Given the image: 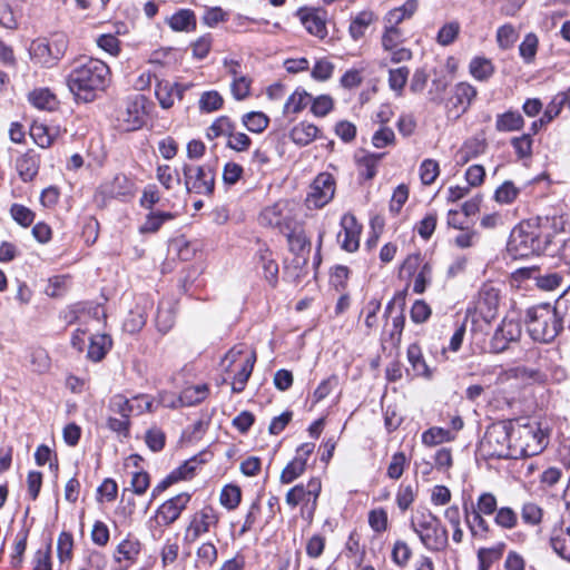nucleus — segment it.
Segmentation results:
<instances>
[{
	"mask_svg": "<svg viewBox=\"0 0 570 570\" xmlns=\"http://www.w3.org/2000/svg\"><path fill=\"white\" fill-rule=\"evenodd\" d=\"M550 544L560 558L570 562V527L553 529Z\"/></svg>",
	"mask_w": 570,
	"mask_h": 570,
	"instance_id": "obj_26",
	"label": "nucleus"
},
{
	"mask_svg": "<svg viewBox=\"0 0 570 570\" xmlns=\"http://www.w3.org/2000/svg\"><path fill=\"white\" fill-rule=\"evenodd\" d=\"M454 439V430H425L422 434V442L428 446H435Z\"/></svg>",
	"mask_w": 570,
	"mask_h": 570,
	"instance_id": "obj_49",
	"label": "nucleus"
},
{
	"mask_svg": "<svg viewBox=\"0 0 570 570\" xmlns=\"http://www.w3.org/2000/svg\"><path fill=\"white\" fill-rule=\"evenodd\" d=\"M259 223L263 226L277 228L281 233L289 230L293 220L284 215V205L276 203L273 206L266 207L259 215Z\"/></svg>",
	"mask_w": 570,
	"mask_h": 570,
	"instance_id": "obj_17",
	"label": "nucleus"
},
{
	"mask_svg": "<svg viewBox=\"0 0 570 570\" xmlns=\"http://www.w3.org/2000/svg\"><path fill=\"white\" fill-rule=\"evenodd\" d=\"M240 489L237 485L228 484L223 488L219 501L226 509L234 510L240 503Z\"/></svg>",
	"mask_w": 570,
	"mask_h": 570,
	"instance_id": "obj_55",
	"label": "nucleus"
},
{
	"mask_svg": "<svg viewBox=\"0 0 570 570\" xmlns=\"http://www.w3.org/2000/svg\"><path fill=\"white\" fill-rule=\"evenodd\" d=\"M557 314L563 323L570 327V287L556 301Z\"/></svg>",
	"mask_w": 570,
	"mask_h": 570,
	"instance_id": "obj_64",
	"label": "nucleus"
},
{
	"mask_svg": "<svg viewBox=\"0 0 570 570\" xmlns=\"http://www.w3.org/2000/svg\"><path fill=\"white\" fill-rule=\"evenodd\" d=\"M224 99L216 90L205 91L199 99V108L206 112H213L223 107Z\"/></svg>",
	"mask_w": 570,
	"mask_h": 570,
	"instance_id": "obj_58",
	"label": "nucleus"
},
{
	"mask_svg": "<svg viewBox=\"0 0 570 570\" xmlns=\"http://www.w3.org/2000/svg\"><path fill=\"white\" fill-rule=\"evenodd\" d=\"M487 149L484 138L471 137L466 139L458 151L459 161L465 164L469 160L482 155Z\"/></svg>",
	"mask_w": 570,
	"mask_h": 570,
	"instance_id": "obj_31",
	"label": "nucleus"
},
{
	"mask_svg": "<svg viewBox=\"0 0 570 570\" xmlns=\"http://www.w3.org/2000/svg\"><path fill=\"white\" fill-rule=\"evenodd\" d=\"M39 157L32 153H26L17 159V170L23 181H31L39 170Z\"/></svg>",
	"mask_w": 570,
	"mask_h": 570,
	"instance_id": "obj_33",
	"label": "nucleus"
},
{
	"mask_svg": "<svg viewBox=\"0 0 570 570\" xmlns=\"http://www.w3.org/2000/svg\"><path fill=\"white\" fill-rule=\"evenodd\" d=\"M190 501V494L187 492H181L164 503H161L156 510L155 519L158 524L168 527L177 521L183 513V511L187 508Z\"/></svg>",
	"mask_w": 570,
	"mask_h": 570,
	"instance_id": "obj_13",
	"label": "nucleus"
},
{
	"mask_svg": "<svg viewBox=\"0 0 570 570\" xmlns=\"http://www.w3.org/2000/svg\"><path fill=\"white\" fill-rule=\"evenodd\" d=\"M503 544L497 548H481L478 551V570H489L492 563L500 559L503 550Z\"/></svg>",
	"mask_w": 570,
	"mask_h": 570,
	"instance_id": "obj_53",
	"label": "nucleus"
},
{
	"mask_svg": "<svg viewBox=\"0 0 570 570\" xmlns=\"http://www.w3.org/2000/svg\"><path fill=\"white\" fill-rule=\"evenodd\" d=\"M283 234L287 237L291 252L296 255H303L305 252H309L311 243L303 228L291 225L289 230Z\"/></svg>",
	"mask_w": 570,
	"mask_h": 570,
	"instance_id": "obj_30",
	"label": "nucleus"
},
{
	"mask_svg": "<svg viewBox=\"0 0 570 570\" xmlns=\"http://www.w3.org/2000/svg\"><path fill=\"white\" fill-rule=\"evenodd\" d=\"M187 87L168 80H160L156 86V97L164 109L173 107L175 99H183Z\"/></svg>",
	"mask_w": 570,
	"mask_h": 570,
	"instance_id": "obj_18",
	"label": "nucleus"
},
{
	"mask_svg": "<svg viewBox=\"0 0 570 570\" xmlns=\"http://www.w3.org/2000/svg\"><path fill=\"white\" fill-rule=\"evenodd\" d=\"M383 154H370L365 153L361 156H356V164L358 175L364 179H373L376 175V169Z\"/></svg>",
	"mask_w": 570,
	"mask_h": 570,
	"instance_id": "obj_34",
	"label": "nucleus"
},
{
	"mask_svg": "<svg viewBox=\"0 0 570 570\" xmlns=\"http://www.w3.org/2000/svg\"><path fill=\"white\" fill-rule=\"evenodd\" d=\"M535 374H537V371L529 370L524 366L504 368L502 365H500V367L495 374L494 384L503 385V384L508 383L510 380L524 377V376L534 377Z\"/></svg>",
	"mask_w": 570,
	"mask_h": 570,
	"instance_id": "obj_40",
	"label": "nucleus"
},
{
	"mask_svg": "<svg viewBox=\"0 0 570 570\" xmlns=\"http://www.w3.org/2000/svg\"><path fill=\"white\" fill-rule=\"evenodd\" d=\"M406 354H407L409 363L411 364L412 370L415 373V375L422 376L425 379L432 377L433 372L426 364V362L423 357L421 347L417 344H415V343L411 344L407 347Z\"/></svg>",
	"mask_w": 570,
	"mask_h": 570,
	"instance_id": "obj_32",
	"label": "nucleus"
},
{
	"mask_svg": "<svg viewBox=\"0 0 570 570\" xmlns=\"http://www.w3.org/2000/svg\"><path fill=\"white\" fill-rule=\"evenodd\" d=\"M10 215L14 222L22 227H29L35 220V213L20 204H13L10 208Z\"/></svg>",
	"mask_w": 570,
	"mask_h": 570,
	"instance_id": "obj_63",
	"label": "nucleus"
},
{
	"mask_svg": "<svg viewBox=\"0 0 570 570\" xmlns=\"http://www.w3.org/2000/svg\"><path fill=\"white\" fill-rule=\"evenodd\" d=\"M341 226L343 233L338 234V240L342 248L350 253L355 252L360 246L361 225L356 222L354 215L345 214L341 219Z\"/></svg>",
	"mask_w": 570,
	"mask_h": 570,
	"instance_id": "obj_15",
	"label": "nucleus"
},
{
	"mask_svg": "<svg viewBox=\"0 0 570 570\" xmlns=\"http://www.w3.org/2000/svg\"><path fill=\"white\" fill-rule=\"evenodd\" d=\"M110 80L109 67L95 58H80L67 77V86L78 101L90 102L104 91Z\"/></svg>",
	"mask_w": 570,
	"mask_h": 570,
	"instance_id": "obj_2",
	"label": "nucleus"
},
{
	"mask_svg": "<svg viewBox=\"0 0 570 570\" xmlns=\"http://www.w3.org/2000/svg\"><path fill=\"white\" fill-rule=\"evenodd\" d=\"M476 95V88L469 82L461 81L454 85L451 96L445 102L449 115H454L458 118L466 112Z\"/></svg>",
	"mask_w": 570,
	"mask_h": 570,
	"instance_id": "obj_11",
	"label": "nucleus"
},
{
	"mask_svg": "<svg viewBox=\"0 0 570 570\" xmlns=\"http://www.w3.org/2000/svg\"><path fill=\"white\" fill-rule=\"evenodd\" d=\"M112 341L109 335L96 334L89 338L87 357L94 362L101 361L111 348Z\"/></svg>",
	"mask_w": 570,
	"mask_h": 570,
	"instance_id": "obj_27",
	"label": "nucleus"
},
{
	"mask_svg": "<svg viewBox=\"0 0 570 570\" xmlns=\"http://www.w3.org/2000/svg\"><path fill=\"white\" fill-rule=\"evenodd\" d=\"M29 51L32 60L42 67L50 68L58 62L51 55L47 38H40L32 41Z\"/></svg>",
	"mask_w": 570,
	"mask_h": 570,
	"instance_id": "obj_24",
	"label": "nucleus"
},
{
	"mask_svg": "<svg viewBox=\"0 0 570 570\" xmlns=\"http://www.w3.org/2000/svg\"><path fill=\"white\" fill-rule=\"evenodd\" d=\"M399 301H400V308L395 315H393V314H394L395 307H396V298H393L391 302H389V304L386 305V308H385V313H384L385 316H392L393 328L390 333V337H391V341L393 342V344H395V345L400 344V342H401V336H402V332H403L404 323H405V317L403 314L404 302L402 298H400Z\"/></svg>",
	"mask_w": 570,
	"mask_h": 570,
	"instance_id": "obj_22",
	"label": "nucleus"
},
{
	"mask_svg": "<svg viewBox=\"0 0 570 570\" xmlns=\"http://www.w3.org/2000/svg\"><path fill=\"white\" fill-rule=\"evenodd\" d=\"M141 544L137 539L127 538L116 549L115 560L118 563L125 562L124 570L134 564L140 554Z\"/></svg>",
	"mask_w": 570,
	"mask_h": 570,
	"instance_id": "obj_19",
	"label": "nucleus"
},
{
	"mask_svg": "<svg viewBox=\"0 0 570 570\" xmlns=\"http://www.w3.org/2000/svg\"><path fill=\"white\" fill-rule=\"evenodd\" d=\"M320 129L307 121L294 126L289 132L292 141L298 146H307L317 138Z\"/></svg>",
	"mask_w": 570,
	"mask_h": 570,
	"instance_id": "obj_28",
	"label": "nucleus"
},
{
	"mask_svg": "<svg viewBox=\"0 0 570 570\" xmlns=\"http://www.w3.org/2000/svg\"><path fill=\"white\" fill-rule=\"evenodd\" d=\"M242 121L249 131L259 134L267 128L269 119L261 111H250L242 117Z\"/></svg>",
	"mask_w": 570,
	"mask_h": 570,
	"instance_id": "obj_45",
	"label": "nucleus"
},
{
	"mask_svg": "<svg viewBox=\"0 0 570 570\" xmlns=\"http://www.w3.org/2000/svg\"><path fill=\"white\" fill-rule=\"evenodd\" d=\"M335 194V179L328 173H321L316 176L309 187L306 198L309 208H322L328 204Z\"/></svg>",
	"mask_w": 570,
	"mask_h": 570,
	"instance_id": "obj_10",
	"label": "nucleus"
},
{
	"mask_svg": "<svg viewBox=\"0 0 570 570\" xmlns=\"http://www.w3.org/2000/svg\"><path fill=\"white\" fill-rule=\"evenodd\" d=\"M518 520V513L510 507L499 508L494 515L495 524L505 530L515 528Z\"/></svg>",
	"mask_w": 570,
	"mask_h": 570,
	"instance_id": "obj_52",
	"label": "nucleus"
},
{
	"mask_svg": "<svg viewBox=\"0 0 570 570\" xmlns=\"http://www.w3.org/2000/svg\"><path fill=\"white\" fill-rule=\"evenodd\" d=\"M321 490V480L318 478H312L306 485L301 483L293 487L286 493L285 500L286 503L292 508L297 507L299 503H304L309 514H313L317 505V499L320 497Z\"/></svg>",
	"mask_w": 570,
	"mask_h": 570,
	"instance_id": "obj_9",
	"label": "nucleus"
},
{
	"mask_svg": "<svg viewBox=\"0 0 570 570\" xmlns=\"http://www.w3.org/2000/svg\"><path fill=\"white\" fill-rule=\"evenodd\" d=\"M168 24L174 31L190 32L196 30L197 20L193 10L180 9L168 19Z\"/></svg>",
	"mask_w": 570,
	"mask_h": 570,
	"instance_id": "obj_25",
	"label": "nucleus"
},
{
	"mask_svg": "<svg viewBox=\"0 0 570 570\" xmlns=\"http://www.w3.org/2000/svg\"><path fill=\"white\" fill-rule=\"evenodd\" d=\"M175 218V215L169 212L149 213L145 223L139 227L141 234L156 233L168 220Z\"/></svg>",
	"mask_w": 570,
	"mask_h": 570,
	"instance_id": "obj_41",
	"label": "nucleus"
},
{
	"mask_svg": "<svg viewBox=\"0 0 570 570\" xmlns=\"http://www.w3.org/2000/svg\"><path fill=\"white\" fill-rule=\"evenodd\" d=\"M110 407L121 416L118 428H128L130 425L129 417L154 411V399L147 394L135 395L131 399L118 394L111 399Z\"/></svg>",
	"mask_w": 570,
	"mask_h": 570,
	"instance_id": "obj_5",
	"label": "nucleus"
},
{
	"mask_svg": "<svg viewBox=\"0 0 570 570\" xmlns=\"http://www.w3.org/2000/svg\"><path fill=\"white\" fill-rule=\"evenodd\" d=\"M219 522L218 512L207 505L190 515L189 523L184 531L183 541L185 544L195 543L202 535L216 528Z\"/></svg>",
	"mask_w": 570,
	"mask_h": 570,
	"instance_id": "obj_7",
	"label": "nucleus"
},
{
	"mask_svg": "<svg viewBox=\"0 0 570 570\" xmlns=\"http://www.w3.org/2000/svg\"><path fill=\"white\" fill-rule=\"evenodd\" d=\"M532 145H533V139L531 138V134H523L519 137H513L511 139V146L513 147L518 158H520V159L531 157Z\"/></svg>",
	"mask_w": 570,
	"mask_h": 570,
	"instance_id": "obj_56",
	"label": "nucleus"
},
{
	"mask_svg": "<svg viewBox=\"0 0 570 570\" xmlns=\"http://www.w3.org/2000/svg\"><path fill=\"white\" fill-rule=\"evenodd\" d=\"M391 557L396 566L403 568L409 563L412 557V549L405 541L396 540L393 546Z\"/></svg>",
	"mask_w": 570,
	"mask_h": 570,
	"instance_id": "obj_60",
	"label": "nucleus"
},
{
	"mask_svg": "<svg viewBox=\"0 0 570 570\" xmlns=\"http://www.w3.org/2000/svg\"><path fill=\"white\" fill-rule=\"evenodd\" d=\"M471 76L478 81H488L494 73L495 68L490 59L474 57L469 65Z\"/></svg>",
	"mask_w": 570,
	"mask_h": 570,
	"instance_id": "obj_35",
	"label": "nucleus"
},
{
	"mask_svg": "<svg viewBox=\"0 0 570 570\" xmlns=\"http://www.w3.org/2000/svg\"><path fill=\"white\" fill-rule=\"evenodd\" d=\"M30 136L41 148L50 147L55 139V135L50 131L49 127L38 122L31 125Z\"/></svg>",
	"mask_w": 570,
	"mask_h": 570,
	"instance_id": "obj_46",
	"label": "nucleus"
},
{
	"mask_svg": "<svg viewBox=\"0 0 570 570\" xmlns=\"http://www.w3.org/2000/svg\"><path fill=\"white\" fill-rule=\"evenodd\" d=\"M312 100V97L306 91L295 90L287 99L284 106V114H298Z\"/></svg>",
	"mask_w": 570,
	"mask_h": 570,
	"instance_id": "obj_44",
	"label": "nucleus"
},
{
	"mask_svg": "<svg viewBox=\"0 0 570 570\" xmlns=\"http://www.w3.org/2000/svg\"><path fill=\"white\" fill-rule=\"evenodd\" d=\"M176 313L175 308L170 303H160L156 315V327L157 330L166 334L171 330L175 324Z\"/></svg>",
	"mask_w": 570,
	"mask_h": 570,
	"instance_id": "obj_39",
	"label": "nucleus"
},
{
	"mask_svg": "<svg viewBox=\"0 0 570 570\" xmlns=\"http://www.w3.org/2000/svg\"><path fill=\"white\" fill-rule=\"evenodd\" d=\"M440 174L439 163L434 159H424L420 166V178L423 185H431Z\"/></svg>",
	"mask_w": 570,
	"mask_h": 570,
	"instance_id": "obj_62",
	"label": "nucleus"
},
{
	"mask_svg": "<svg viewBox=\"0 0 570 570\" xmlns=\"http://www.w3.org/2000/svg\"><path fill=\"white\" fill-rule=\"evenodd\" d=\"M73 538L69 532H61L57 540V554L61 563L72 560Z\"/></svg>",
	"mask_w": 570,
	"mask_h": 570,
	"instance_id": "obj_47",
	"label": "nucleus"
},
{
	"mask_svg": "<svg viewBox=\"0 0 570 570\" xmlns=\"http://www.w3.org/2000/svg\"><path fill=\"white\" fill-rule=\"evenodd\" d=\"M375 17L372 11H361L351 21L348 32L353 40L357 41L364 37L367 28Z\"/></svg>",
	"mask_w": 570,
	"mask_h": 570,
	"instance_id": "obj_37",
	"label": "nucleus"
},
{
	"mask_svg": "<svg viewBox=\"0 0 570 570\" xmlns=\"http://www.w3.org/2000/svg\"><path fill=\"white\" fill-rule=\"evenodd\" d=\"M417 6L416 0H406L401 7L394 8L387 12L385 22L387 24L399 26L402 21L414 14L417 10Z\"/></svg>",
	"mask_w": 570,
	"mask_h": 570,
	"instance_id": "obj_38",
	"label": "nucleus"
},
{
	"mask_svg": "<svg viewBox=\"0 0 570 570\" xmlns=\"http://www.w3.org/2000/svg\"><path fill=\"white\" fill-rule=\"evenodd\" d=\"M252 350L244 344H238L232 347L222 361L226 372H233L235 367L242 366V361L245 358V354Z\"/></svg>",
	"mask_w": 570,
	"mask_h": 570,
	"instance_id": "obj_42",
	"label": "nucleus"
},
{
	"mask_svg": "<svg viewBox=\"0 0 570 570\" xmlns=\"http://www.w3.org/2000/svg\"><path fill=\"white\" fill-rule=\"evenodd\" d=\"M464 517L466 525L471 532V535L479 540H485L491 532L490 524L481 514L474 510L464 508Z\"/></svg>",
	"mask_w": 570,
	"mask_h": 570,
	"instance_id": "obj_21",
	"label": "nucleus"
},
{
	"mask_svg": "<svg viewBox=\"0 0 570 570\" xmlns=\"http://www.w3.org/2000/svg\"><path fill=\"white\" fill-rule=\"evenodd\" d=\"M256 362V352L250 351L245 354L244 361H242V366L235 367L232 373H234V380L232 383V390L235 393H239L244 391L246 383L253 372L254 364Z\"/></svg>",
	"mask_w": 570,
	"mask_h": 570,
	"instance_id": "obj_20",
	"label": "nucleus"
},
{
	"mask_svg": "<svg viewBox=\"0 0 570 570\" xmlns=\"http://www.w3.org/2000/svg\"><path fill=\"white\" fill-rule=\"evenodd\" d=\"M461 27L458 21H450L443 24L436 36V41L439 45L445 47L450 46L455 41L460 33Z\"/></svg>",
	"mask_w": 570,
	"mask_h": 570,
	"instance_id": "obj_54",
	"label": "nucleus"
},
{
	"mask_svg": "<svg viewBox=\"0 0 570 570\" xmlns=\"http://www.w3.org/2000/svg\"><path fill=\"white\" fill-rule=\"evenodd\" d=\"M561 223L559 217L538 216L517 225L508 242V252L514 258H525L550 250L552 245V230Z\"/></svg>",
	"mask_w": 570,
	"mask_h": 570,
	"instance_id": "obj_1",
	"label": "nucleus"
},
{
	"mask_svg": "<svg viewBox=\"0 0 570 570\" xmlns=\"http://www.w3.org/2000/svg\"><path fill=\"white\" fill-rule=\"evenodd\" d=\"M411 530L422 546L431 552H442L448 548L449 533L441 520L426 508L416 509L410 519Z\"/></svg>",
	"mask_w": 570,
	"mask_h": 570,
	"instance_id": "obj_3",
	"label": "nucleus"
},
{
	"mask_svg": "<svg viewBox=\"0 0 570 570\" xmlns=\"http://www.w3.org/2000/svg\"><path fill=\"white\" fill-rule=\"evenodd\" d=\"M524 127V119L517 110L497 115L495 129L500 132L518 131Z\"/></svg>",
	"mask_w": 570,
	"mask_h": 570,
	"instance_id": "obj_29",
	"label": "nucleus"
},
{
	"mask_svg": "<svg viewBox=\"0 0 570 570\" xmlns=\"http://www.w3.org/2000/svg\"><path fill=\"white\" fill-rule=\"evenodd\" d=\"M116 127L125 132L135 131L145 124V107L140 99L126 100L116 112Z\"/></svg>",
	"mask_w": 570,
	"mask_h": 570,
	"instance_id": "obj_8",
	"label": "nucleus"
},
{
	"mask_svg": "<svg viewBox=\"0 0 570 570\" xmlns=\"http://www.w3.org/2000/svg\"><path fill=\"white\" fill-rule=\"evenodd\" d=\"M208 393L207 384L187 386L181 391L178 401L181 405L193 406L203 402L208 396Z\"/></svg>",
	"mask_w": 570,
	"mask_h": 570,
	"instance_id": "obj_36",
	"label": "nucleus"
},
{
	"mask_svg": "<svg viewBox=\"0 0 570 570\" xmlns=\"http://www.w3.org/2000/svg\"><path fill=\"white\" fill-rule=\"evenodd\" d=\"M204 454L195 455L190 458L189 460L185 461L181 465L173 470L170 473L175 474V479L177 481L187 480L193 478L195 474V471L197 466L204 462H206V459H200Z\"/></svg>",
	"mask_w": 570,
	"mask_h": 570,
	"instance_id": "obj_51",
	"label": "nucleus"
},
{
	"mask_svg": "<svg viewBox=\"0 0 570 570\" xmlns=\"http://www.w3.org/2000/svg\"><path fill=\"white\" fill-rule=\"evenodd\" d=\"M297 16L308 33L323 39L327 35L325 12L316 9H299Z\"/></svg>",
	"mask_w": 570,
	"mask_h": 570,
	"instance_id": "obj_16",
	"label": "nucleus"
},
{
	"mask_svg": "<svg viewBox=\"0 0 570 570\" xmlns=\"http://www.w3.org/2000/svg\"><path fill=\"white\" fill-rule=\"evenodd\" d=\"M524 322L529 335L540 343L552 342L563 326L554 305L549 303L529 307Z\"/></svg>",
	"mask_w": 570,
	"mask_h": 570,
	"instance_id": "obj_4",
	"label": "nucleus"
},
{
	"mask_svg": "<svg viewBox=\"0 0 570 570\" xmlns=\"http://www.w3.org/2000/svg\"><path fill=\"white\" fill-rule=\"evenodd\" d=\"M481 514L491 515L498 511V502L494 494L490 492H483L476 501V504L471 508Z\"/></svg>",
	"mask_w": 570,
	"mask_h": 570,
	"instance_id": "obj_59",
	"label": "nucleus"
},
{
	"mask_svg": "<svg viewBox=\"0 0 570 570\" xmlns=\"http://www.w3.org/2000/svg\"><path fill=\"white\" fill-rule=\"evenodd\" d=\"M181 173L187 193L205 196L214 193L215 175L210 167L184 164Z\"/></svg>",
	"mask_w": 570,
	"mask_h": 570,
	"instance_id": "obj_6",
	"label": "nucleus"
},
{
	"mask_svg": "<svg viewBox=\"0 0 570 570\" xmlns=\"http://www.w3.org/2000/svg\"><path fill=\"white\" fill-rule=\"evenodd\" d=\"M257 264L262 267L264 277L273 286L277 282L278 264L273 257V253L265 246L259 247L256 254Z\"/></svg>",
	"mask_w": 570,
	"mask_h": 570,
	"instance_id": "obj_23",
	"label": "nucleus"
},
{
	"mask_svg": "<svg viewBox=\"0 0 570 570\" xmlns=\"http://www.w3.org/2000/svg\"><path fill=\"white\" fill-rule=\"evenodd\" d=\"M30 102L42 110H53L57 106V99L47 88L33 90L29 96Z\"/></svg>",
	"mask_w": 570,
	"mask_h": 570,
	"instance_id": "obj_43",
	"label": "nucleus"
},
{
	"mask_svg": "<svg viewBox=\"0 0 570 570\" xmlns=\"http://www.w3.org/2000/svg\"><path fill=\"white\" fill-rule=\"evenodd\" d=\"M543 510L534 502H525L521 509V519L529 525H538L542 521Z\"/></svg>",
	"mask_w": 570,
	"mask_h": 570,
	"instance_id": "obj_61",
	"label": "nucleus"
},
{
	"mask_svg": "<svg viewBox=\"0 0 570 570\" xmlns=\"http://www.w3.org/2000/svg\"><path fill=\"white\" fill-rule=\"evenodd\" d=\"M510 430H485L480 440L481 452L490 458L509 456Z\"/></svg>",
	"mask_w": 570,
	"mask_h": 570,
	"instance_id": "obj_12",
	"label": "nucleus"
},
{
	"mask_svg": "<svg viewBox=\"0 0 570 570\" xmlns=\"http://www.w3.org/2000/svg\"><path fill=\"white\" fill-rule=\"evenodd\" d=\"M521 333L522 330L519 321L504 318L491 338V352L502 353L511 342H517L521 337Z\"/></svg>",
	"mask_w": 570,
	"mask_h": 570,
	"instance_id": "obj_14",
	"label": "nucleus"
},
{
	"mask_svg": "<svg viewBox=\"0 0 570 570\" xmlns=\"http://www.w3.org/2000/svg\"><path fill=\"white\" fill-rule=\"evenodd\" d=\"M520 194V189L511 180H505L494 193V199L502 205L512 204Z\"/></svg>",
	"mask_w": 570,
	"mask_h": 570,
	"instance_id": "obj_50",
	"label": "nucleus"
},
{
	"mask_svg": "<svg viewBox=\"0 0 570 570\" xmlns=\"http://www.w3.org/2000/svg\"><path fill=\"white\" fill-rule=\"evenodd\" d=\"M410 70L407 67H399L390 69L389 86L397 95L401 96L407 82Z\"/></svg>",
	"mask_w": 570,
	"mask_h": 570,
	"instance_id": "obj_48",
	"label": "nucleus"
},
{
	"mask_svg": "<svg viewBox=\"0 0 570 570\" xmlns=\"http://www.w3.org/2000/svg\"><path fill=\"white\" fill-rule=\"evenodd\" d=\"M137 439H142L153 452L161 451L166 443V435L163 430H146L141 436L137 435Z\"/></svg>",
	"mask_w": 570,
	"mask_h": 570,
	"instance_id": "obj_57",
	"label": "nucleus"
}]
</instances>
